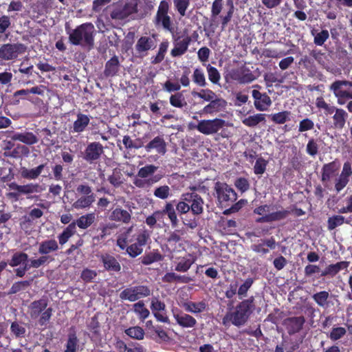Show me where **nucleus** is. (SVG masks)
<instances>
[{"mask_svg":"<svg viewBox=\"0 0 352 352\" xmlns=\"http://www.w3.org/2000/svg\"><path fill=\"white\" fill-rule=\"evenodd\" d=\"M173 317L182 328H194L197 324V320L193 316L184 312L174 313Z\"/></svg>","mask_w":352,"mask_h":352,"instance_id":"b1692460","label":"nucleus"},{"mask_svg":"<svg viewBox=\"0 0 352 352\" xmlns=\"http://www.w3.org/2000/svg\"><path fill=\"white\" fill-rule=\"evenodd\" d=\"M104 153V146L99 142H90L82 153V158L87 163H96Z\"/></svg>","mask_w":352,"mask_h":352,"instance_id":"4468645a","label":"nucleus"},{"mask_svg":"<svg viewBox=\"0 0 352 352\" xmlns=\"http://www.w3.org/2000/svg\"><path fill=\"white\" fill-rule=\"evenodd\" d=\"M182 232L179 230H175L170 231L168 233L167 236L165 238V241L168 245L174 246L182 240L181 235Z\"/></svg>","mask_w":352,"mask_h":352,"instance_id":"5fc2aeb1","label":"nucleus"},{"mask_svg":"<svg viewBox=\"0 0 352 352\" xmlns=\"http://www.w3.org/2000/svg\"><path fill=\"white\" fill-rule=\"evenodd\" d=\"M151 291L148 286L138 285L130 286L123 289L120 294V298L122 300L135 302L139 299L148 297Z\"/></svg>","mask_w":352,"mask_h":352,"instance_id":"6e6552de","label":"nucleus"},{"mask_svg":"<svg viewBox=\"0 0 352 352\" xmlns=\"http://www.w3.org/2000/svg\"><path fill=\"white\" fill-rule=\"evenodd\" d=\"M206 307L207 305L204 301H200L198 302L188 301L184 304L185 310L192 314L201 313L206 310Z\"/></svg>","mask_w":352,"mask_h":352,"instance_id":"c03bdc74","label":"nucleus"},{"mask_svg":"<svg viewBox=\"0 0 352 352\" xmlns=\"http://www.w3.org/2000/svg\"><path fill=\"white\" fill-rule=\"evenodd\" d=\"M54 258L47 254H41V256L37 258H32L30 260V266H25L24 270H30L31 268L37 269L41 266L49 264L52 262Z\"/></svg>","mask_w":352,"mask_h":352,"instance_id":"c9c22d12","label":"nucleus"},{"mask_svg":"<svg viewBox=\"0 0 352 352\" xmlns=\"http://www.w3.org/2000/svg\"><path fill=\"white\" fill-rule=\"evenodd\" d=\"M29 256L27 253L22 251H17L13 253L10 260H8V265L12 267H19L14 269V272L15 276L19 278H23L28 270H24L25 266H30Z\"/></svg>","mask_w":352,"mask_h":352,"instance_id":"9b49d317","label":"nucleus"},{"mask_svg":"<svg viewBox=\"0 0 352 352\" xmlns=\"http://www.w3.org/2000/svg\"><path fill=\"white\" fill-rule=\"evenodd\" d=\"M316 106L319 109H323L326 115L332 114L338 109L327 103L322 96L318 97L316 99Z\"/></svg>","mask_w":352,"mask_h":352,"instance_id":"8fccbe9b","label":"nucleus"},{"mask_svg":"<svg viewBox=\"0 0 352 352\" xmlns=\"http://www.w3.org/2000/svg\"><path fill=\"white\" fill-rule=\"evenodd\" d=\"M150 235L147 230H142L134 234L131 239L126 238L117 239L116 245L121 250H126V254L131 258H135L143 252Z\"/></svg>","mask_w":352,"mask_h":352,"instance_id":"20e7f679","label":"nucleus"},{"mask_svg":"<svg viewBox=\"0 0 352 352\" xmlns=\"http://www.w3.org/2000/svg\"><path fill=\"white\" fill-rule=\"evenodd\" d=\"M48 299L42 298L32 301L28 305V314L32 319L38 318V323L40 326L46 327L52 316L53 309L47 307Z\"/></svg>","mask_w":352,"mask_h":352,"instance_id":"39448f33","label":"nucleus"},{"mask_svg":"<svg viewBox=\"0 0 352 352\" xmlns=\"http://www.w3.org/2000/svg\"><path fill=\"white\" fill-rule=\"evenodd\" d=\"M175 204V200L172 201L166 202L164 206L162 209L164 216L167 215L173 228H175L177 226L179 223V219L177 218V214L176 213V208H174Z\"/></svg>","mask_w":352,"mask_h":352,"instance_id":"cd10ccee","label":"nucleus"},{"mask_svg":"<svg viewBox=\"0 0 352 352\" xmlns=\"http://www.w3.org/2000/svg\"><path fill=\"white\" fill-rule=\"evenodd\" d=\"M133 311L142 321L146 319L150 314L149 310L145 307L142 300H140L133 305Z\"/></svg>","mask_w":352,"mask_h":352,"instance_id":"a18cd8bd","label":"nucleus"},{"mask_svg":"<svg viewBox=\"0 0 352 352\" xmlns=\"http://www.w3.org/2000/svg\"><path fill=\"white\" fill-rule=\"evenodd\" d=\"M124 333L129 337L138 340H143L145 335L144 329L139 326L131 327L126 329Z\"/></svg>","mask_w":352,"mask_h":352,"instance_id":"de8ad7c7","label":"nucleus"},{"mask_svg":"<svg viewBox=\"0 0 352 352\" xmlns=\"http://www.w3.org/2000/svg\"><path fill=\"white\" fill-rule=\"evenodd\" d=\"M230 78L239 84H248L256 79L252 72L247 67L242 66L239 68L232 69L229 72Z\"/></svg>","mask_w":352,"mask_h":352,"instance_id":"2eb2a0df","label":"nucleus"},{"mask_svg":"<svg viewBox=\"0 0 352 352\" xmlns=\"http://www.w3.org/2000/svg\"><path fill=\"white\" fill-rule=\"evenodd\" d=\"M289 214V210L283 209L281 210H277L269 214H265L264 216L257 218L255 221L258 223L278 221L286 219Z\"/></svg>","mask_w":352,"mask_h":352,"instance_id":"412c9836","label":"nucleus"},{"mask_svg":"<svg viewBox=\"0 0 352 352\" xmlns=\"http://www.w3.org/2000/svg\"><path fill=\"white\" fill-rule=\"evenodd\" d=\"M45 166V164H40L37 167L32 169L22 167L21 168V175L24 179H35L41 175Z\"/></svg>","mask_w":352,"mask_h":352,"instance_id":"58836bf2","label":"nucleus"},{"mask_svg":"<svg viewBox=\"0 0 352 352\" xmlns=\"http://www.w3.org/2000/svg\"><path fill=\"white\" fill-rule=\"evenodd\" d=\"M108 181L114 187H119L123 183L122 174L120 170L118 168L113 169L112 175L108 177Z\"/></svg>","mask_w":352,"mask_h":352,"instance_id":"052dcab7","label":"nucleus"},{"mask_svg":"<svg viewBox=\"0 0 352 352\" xmlns=\"http://www.w3.org/2000/svg\"><path fill=\"white\" fill-rule=\"evenodd\" d=\"M151 309L155 319L161 322L169 323V318L167 316L166 307L163 301L158 298L154 297L151 299Z\"/></svg>","mask_w":352,"mask_h":352,"instance_id":"dca6fc26","label":"nucleus"},{"mask_svg":"<svg viewBox=\"0 0 352 352\" xmlns=\"http://www.w3.org/2000/svg\"><path fill=\"white\" fill-rule=\"evenodd\" d=\"M10 190H17L21 195H26L28 199H38V195H32L33 193H40L43 188L41 185L37 183H28L24 185H19L15 182L8 184Z\"/></svg>","mask_w":352,"mask_h":352,"instance_id":"ddd939ff","label":"nucleus"},{"mask_svg":"<svg viewBox=\"0 0 352 352\" xmlns=\"http://www.w3.org/2000/svg\"><path fill=\"white\" fill-rule=\"evenodd\" d=\"M109 218L111 221L129 223L131 219V214L126 210L116 208L111 212Z\"/></svg>","mask_w":352,"mask_h":352,"instance_id":"2f4dec72","label":"nucleus"},{"mask_svg":"<svg viewBox=\"0 0 352 352\" xmlns=\"http://www.w3.org/2000/svg\"><path fill=\"white\" fill-rule=\"evenodd\" d=\"M206 69L209 80L214 85H219L221 75L218 69L210 64L206 67Z\"/></svg>","mask_w":352,"mask_h":352,"instance_id":"bf43d9fd","label":"nucleus"},{"mask_svg":"<svg viewBox=\"0 0 352 352\" xmlns=\"http://www.w3.org/2000/svg\"><path fill=\"white\" fill-rule=\"evenodd\" d=\"M340 164L337 160L324 164L321 168V182L325 188H329V183L336 177L334 188L338 193L349 184L352 176V166L350 162H345L340 175Z\"/></svg>","mask_w":352,"mask_h":352,"instance_id":"f257e3e1","label":"nucleus"},{"mask_svg":"<svg viewBox=\"0 0 352 352\" xmlns=\"http://www.w3.org/2000/svg\"><path fill=\"white\" fill-rule=\"evenodd\" d=\"M54 258L47 254H41V256L37 258H32L30 260V266H25L24 270H30L31 268L37 269L41 266L49 264L52 262Z\"/></svg>","mask_w":352,"mask_h":352,"instance_id":"f704fd0d","label":"nucleus"},{"mask_svg":"<svg viewBox=\"0 0 352 352\" xmlns=\"http://www.w3.org/2000/svg\"><path fill=\"white\" fill-rule=\"evenodd\" d=\"M30 285V280H20L12 284L8 294L12 295L19 292L25 290Z\"/></svg>","mask_w":352,"mask_h":352,"instance_id":"4d7b16f0","label":"nucleus"},{"mask_svg":"<svg viewBox=\"0 0 352 352\" xmlns=\"http://www.w3.org/2000/svg\"><path fill=\"white\" fill-rule=\"evenodd\" d=\"M254 309V297L252 296L239 302L232 311H228L222 319V324L224 326L232 324L237 327L243 326L248 322Z\"/></svg>","mask_w":352,"mask_h":352,"instance_id":"f03ea898","label":"nucleus"},{"mask_svg":"<svg viewBox=\"0 0 352 352\" xmlns=\"http://www.w3.org/2000/svg\"><path fill=\"white\" fill-rule=\"evenodd\" d=\"M191 41V38L189 36H186L182 41H176L174 48L170 51L171 56L173 57H177L184 54L187 52Z\"/></svg>","mask_w":352,"mask_h":352,"instance_id":"bb28decb","label":"nucleus"},{"mask_svg":"<svg viewBox=\"0 0 352 352\" xmlns=\"http://www.w3.org/2000/svg\"><path fill=\"white\" fill-rule=\"evenodd\" d=\"M226 125V121L221 118H214L212 120H201L197 125L193 126L190 129H196L202 134L208 135L217 133L219 130L223 129Z\"/></svg>","mask_w":352,"mask_h":352,"instance_id":"1a4fd4ad","label":"nucleus"},{"mask_svg":"<svg viewBox=\"0 0 352 352\" xmlns=\"http://www.w3.org/2000/svg\"><path fill=\"white\" fill-rule=\"evenodd\" d=\"M76 192L80 195L72 204L76 210L89 208L96 201V195L88 184H79L76 187Z\"/></svg>","mask_w":352,"mask_h":352,"instance_id":"423d86ee","label":"nucleus"},{"mask_svg":"<svg viewBox=\"0 0 352 352\" xmlns=\"http://www.w3.org/2000/svg\"><path fill=\"white\" fill-rule=\"evenodd\" d=\"M169 9L168 2L166 0L161 1L153 21L156 26H162L164 30L172 31L171 18L168 15Z\"/></svg>","mask_w":352,"mask_h":352,"instance_id":"9d476101","label":"nucleus"},{"mask_svg":"<svg viewBox=\"0 0 352 352\" xmlns=\"http://www.w3.org/2000/svg\"><path fill=\"white\" fill-rule=\"evenodd\" d=\"M305 321V318L302 316L286 318L285 320V324L289 335L291 336L300 332L302 329Z\"/></svg>","mask_w":352,"mask_h":352,"instance_id":"6ab92c4d","label":"nucleus"},{"mask_svg":"<svg viewBox=\"0 0 352 352\" xmlns=\"http://www.w3.org/2000/svg\"><path fill=\"white\" fill-rule=\"evenodd\" d=\"M347 112L343 109L338 108L332 117L333 127L337 129H342L344 127L348 118Z\"/></svg>","mask_w":352,"mask_h":352,"instance_id":"72a5a7b5","label":"nucleus"},{"mask_svg":"<svg viewBox=\"0 0 352 352\" xmlns=\"http://www.w3.org/2000/svg\"><path fill=\"white\" fill-rule=\"evenodd\" d=\"M343 87H352V82L346 80H336L331 83L329 89L338 98L344 90Z\"/></svg>","mask_w":352,"mask_h":352,"instance_id":"a19ab883","label":"nucleus"},{"mask_svg":"<svg viewBox=\"0 0 352 352\" xmlns=\"http://www.w3.org/2000/svg\"><path fill=\"white\" fill-rule=\"evenodd\" d=\"M153 195L157 198L166 199L170 195V188L167 185L160 186L155 189Z\"/></svg>","mask_w":352,"mask_h":352,"instance_id":"774afa93","label":"nucleus"},{"mask_svg":"<svg viewBox=\"0 0 352 352\" xmlns=\"http://www.w3.org/2000/svg\"><path fill=\"white\" fill-rule=\"evenodd\" d=\"M312 299L314 302L319 306L323 309H327L330 307V294L328 291H320L315 293L311 296Z\"/></svg>","mask_w":352,"mask_h":352,"instance_id":"473e14b6","label":"nucleus"},{"mask_svg":"<svg viewBox=\"0 0 352 352\" xmlns=\"http://www.w3.org/2000/svg\"><path fill=\"white\" fill-rule=\"evenodd\" d=\"M192 95L207 102H210L218 98L216 94L210 89H201L199 92L192 91Z\"/></svg>","mask_w":352,"mask_h":352,"instance_id":"3c124183","label":"nucleus"},{"mask_svg":"<svg viewBox=\"0 0 352 352\" xmlns=\"http://www.w3.org/2000/svg\"><path fill=\"white\" fill-rule=\"evenodd\" d=\"M252 96L254 98V105L258 111H266L272 104L271 98L266 93H261L258 90L253 89Z\"/></svg>","mask_w":352,"mask_h":352,"instance_id":"a211bd4d","label":"nucleus"},{"mask_svg":"<svg viewBox=\"0 0 352 352\" xmlns=\"http://www.w3.org/2000/svg\"><path fill=\"white\" fill-rule=\"evenodd\" d=\"M120 6L127 17L132 14L137 13L138 11L137 0H131L126 2L124 5H120Z\"/></svg>","mask_w":352,"mask_h":352,"instance_id":"680f3d73","label":"nucleus"},{"mask_svg":"<svg viewBox=\"0 0 352 352\" xmlns=\"http://www.w3.org/2000/svg\"><path fill=\"white\" fill-rule=\"evenodd\" d=\"M314 36V43L318 46H322L324 44L329 37V33L327 30H322L321 32L316 33L315 30L311 31Z\"/></svg>","mask_w":352,"mask_h":352,"instance_id":"603ef678","label":"nucleus"},{"mask_svg":"<svg viewBox=\"0 0 352 352\" xmlns=\"http://www.w3.org/2000/svg\"><path fill=\"white\" fill-rule=\"evenodd\" d=\"M214 190L219 202L225 207L230 206L237 199L236 192L226 183L216 182Z\"/></svg>","mask_w":352,"mask_h":352,"instance_id":"0eeeda50","label":"nucleus"},{"mask_svg":"<svg viewBox=\"0 0 352 352\" xmlns=\"http://www.w3.org/2000/svg\"><path fill=\"white\" fill-rule=\"evenodd\" d=\"M96 219V215L95 212H89L80 216L74 222L76 226H77L79 228L85 230L90 227L95 222Z\"/></svg>","mask_w":352,"mask_h":352,"instance_id":"e433bc0d","label":"nucleus"},{"mask_svg":"<svg viewBox=\"0 0 352 352\" xmlns=\"http://www.w3.org/2000/svg\"><path fill=\"white\" fill-rule=\"evenodd\" d=\"M254 283V279L252 278H248L245 280L243 284H241L237 291V294L240 299L245 297L248 290L251 288Z\"/></svg>","mask_w":352,"mask_h":352,"instance_id":"0e129e2a","label":"nucleus"},{"mask_svg":"<svg viewBox=\"0 0 352 352\" xmlns=\"http://www.w3.org/2000/svg\"><path fill=\"white\" fill-rule=\"evenodd\" d=\"M146 152L149 153L153 150L160 155H164L166 153V143L164 138L161 135L155 137L146 145L144 146Z\"/></svg>","mask_w":352,"mask_h":352,"instance_id":"4be33fe9","label":"nucleus"},{"mask_svg":"<svg viewBox=\"0 0 352 352\" xmlns=\"http://www.w3.org/2000/svg\"><path fill=\"white\" fill-rule=\"evenodd\" d=\"M120 62L118 57L114 55L105 64L104 76L107 78L113 77L117 74L119 71Z\"/></svg>","mask_w":352,"mask_h":352,"instance_id":"c756f323","label":"nucleus"},{"mask_svg":"<svg viewBox=\"0 0 352 352\" xmlns=\"http://www.w3.org/2000/svg\"><path fill=\"white\" fill-rule=\"evenodd\" d=\"M175 9L181 16L186 14V10L190 6V0H173Z\"/></svg>","mask_w":352,"mask_h":352,"instance_id":"e2e57ef3","label":"nucleus"},{"mask_svg":"<svg viewBox=\"0 0 352 352\" xmlns=\"http://www.w3.org/2000/svg\"><path fill=\"white\" fill-rule=\"evenodd\" d=\"M158 167L153 164H148L140 168L138 172V176L141 178H146L148 176L153 175Z\"/></svg>","mask_w":352,"mask_h":352,"instance_id":"338daca9","label":"nucleus"},{"mask_svg":"<svg viewBox=\"0 0 352 352\" xmlns=\"http://www.w3.org/2000/svg\"><path fill=\"white\" fill-rule=\"evenodd\" d=\"M99 261L104 270L109 272L119 273L121 271V265L113 254L105 252L99 256Z\"/></svg>","mask_w":352,"mask_h":352,"instance_id":"f3484780","label":"nucleus"},{"mask_svg":"<svg viewBox=\"0 0 352 352\" xmlns=\"http://www.w3.org/2000/svg\"><path fill=\"white\" fill-rule=\"evenodd\" d=\"M345 222L344 217L342 215H333L329 217L327 220V228L329 230H333L338 226H342ZM349 223L348 221H346Z\"/></svg>","mask_w":352,"mask_h":352,"instance_id":"864d4df0","label":"nucleus"},{"mask_svg":"<svg viewBox=\"0 0 352 352\" xmlns=\"http://www.w3.org/2000/svg\"><path fill=\"white\" fill-rule=\"evenodd\" d=\"M192 80L196 85L201 87H206L207 85L204 73L202 69L199 68L194 70Z\"/></svg>","mask_w":352,"mask_h":352,"instance_id":"69168bd1","label":"nucleus"},{"mask_svg":"<svg viewBox=\"0 0 352 352\" xmlns=\"http://www.w3.org/2000/svg\"><path fill=\"white\" fill-rule=\"evenodd\" d=\"M26 47L20 43H5L0 47V60H13L18 58L19 54L24 53Z\"/></svg>","mask_w":352,"mask_h":352,"instance_id":"f8f14e48","label":"nucleus"},{"mask_svg":"<svg viewBox=\"0 0 352 352\" xmlns=\"http://www.w3.org/2000/svg\"><path fill=\"white\" fill-rule=\"evenodd\" d=\"M163 256L158 252H149L142 258V263L145 265H151L155 262L160 261Z\"/></svg>","mask_w":352,"mask_h":352,"instance_id":"13d9d810","label":"nucleus"},{"mask_svg":"<svg viewBox=\"0 0 352 352\" xmlns=\"http://www.w3.org/2000/svg\"><path fill=\"white\" fill-rule=\"evenodd\" d=\"M65 30L69 35V41L71 44L89 48L94 47L96 30L91 23H84L78 25L75 29H71L66 25Z\"/></svg>","mask_w":352,"mask_h":352,"instance_id":"7ed1b4c3","label":"nucleus"},{"mask_svg":"<svg viewBox=\"0 0 352 352\" xmlns=\"http://www.w3.org/2000/svg\"><path fill=\"white\" fill-rule=\"evenodd\" d=\"M265 245L271 250H274L276 246L275 239L272 236L269 239H261L259 243L251 245V250L258 254H266L269 252V249L265 248Z\"/></svg>","mask_w":352,"mask_h":352,"instance_id":"5701e85b","label":"nucleus"},{"mask_svg":"<svg viewBox=\"0 0 352 352\" xmlns=\"http://www.w3.org/2000/svg\"><path fill=\"white\" fill-rule=\"evenodd\" d=\"M58 250V241L54 239H46L38 243V252L40 254L50 255Z\"/></svg>","mask_w":352,"mask_h":352,"instance_id":"393cba45","label":"nucleus"},{"mask_svg":"<svg viewBox=\"0 0 352 352\" xmlns=\"http://www.w3.org/2000/svg\"><path fill=\"white\" fill-rule=\"evenodd\" d=\"M157 35L153 34L152 36H141L137 41L135 45V50L139 54L146 52L150 50H153L156 47Z\"/></svg>","mask_w":352,"mask_h":352,"instance_id":"aec40b11","label":"nucleus"},{"mask_svg":"<svg viewBox=\"0 0 352 352\" xmlns=\"http://www.w3.org/2000/svg\"><path fill=\"white\" fill-rule=\"evenodd\" d=\"M76 232V223L75 222H72L58 236V243L61 245L65 244L69 238L72 237Z\"/></svg>","mask_w":352,"mask_h":352,"instance_id":"ea45409f","label":"nucleus"},{"mask_svg":"<svg viewBox=\"0 0 352 352\" xmlns=\"http://www.w3.org/2000/svg\"><path fill=\"white\" fill-rule=\"evenodd\" d=\"M77 118L73 123V126L70 129L72 133H80L85 131L88 126L90 118L89 117L82 113H78L76 116Z\"/></svg>","mask_w":352,"mask_h":352,"instance_id":"a878e982","label":"nucleus"},{"mask_svg":"<svg viewBox=\"0 0 352 352\" xmlns=\"http://www.w3.org/2000/svg\"><path fill=\"white\" fill-rule=\"evenodd\" d=\"M79 349V340L74 328H71L67 335L64 352H77Z\"/></svg>","mask_w":352,"mask_h":352,"instance_id":"c85d7f7f","label":"nucleus"},{"mask_svg":"<svg viewBox=\"0 0 352 352\" xmlns=\"http://www.w3.org/2000/svg\"><path fill=\"white\" fill-rule=\"evenodd\" d=\"M10 332L16 338H23L25 337L26 329L25 324L22 322L14 321L10 324Z\"/></svg>","mask_w":352,"mask_h":352,"instance_id":"79ce46f5","label":"nucleus"},{"mask_svg":"<svg viewBox=\"0 0 352 352\" xmlns=\"http://www.w3.org/2000/svg\"><path fill=\"white\" fill-rule=\"evenodd\" d=\"M169 101L171 106L177 108H183L187 104L184 96L180 92L171 95Z\"/></svg>","mask_w":352,"mask_h":352,"instance_id":"6e6d98bb","label":"nucleus"},{"mask_svg":"<svg viewBox=\"0 0 352 352\" xmlns=\"http://www.w3.org/2000/svg\"><path fill=\"white\" fill-rule=\"evenodd\" d=\"M13 141H19L28 145L37 143V137L32 132L25 133H13L10 136Z\"/></svg>","mask_w":352,"mask_h":352,"instance_id":"7c9ffc66","label":"nucleus"},{"mask_svg":"<svg viewBox=\"0 0 352 352\" xmlns=\"http://www.w3.org/2000/svg\"><path fill=\"white\" fill-rule=\"evenodd\" d=\"M291 112L289 111H283L278 113L270 115L271 120L277 124H283L290 120Z\"/></svg>","mask_w":352,"mask_h":352,"instance_id":"09e8293b","label":"nucleus"},{"mask_svg":"<svg viewBox=\"0 0 352 352\" xmlns=\"http://www.w3.org/2000/svg\"><path fill=\"white\" fill-rule=\"evenodd\" d=\"M226 100L223 98H218L209 104L206 105L203 109V112L206 114H212L213 113L219 112L226 105Z\"/></svg>","mask_w":352,"mask_h":352,"instance_id":"4c0bfd02","label":"nucleus"},{"mask_svg":"<svg viewBox=\"0 0 352 352\" xmlns=\"http://www.w3.org/2000/svg\"><path fill=\"white\" fill-rule=\"evenodd\" d=\"M204 201L203 198L199 194L195 192V197L192 202V206H190V211L194 215H200L204 212Z\"/></svg>","mask_w":352,"mask_h":352,"instance_id":"37998d69","label":"nucleus"},{"mask_svg":"<svg viewBox=\"0 0 352 352\" xmlns=\"http://www.w3.org/2000/svg\"><path fill=\"white\" fill-rule=\"evenodd\" d=\"M262 122H265V114L263 113L250 116L242 120L243 124L248 127H255Z\"/></svg>","mask_w":352,"mask_h":352,"instance_id":"49530a36","label":"nucleus"}]
</instances>
